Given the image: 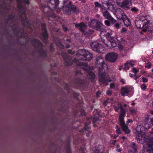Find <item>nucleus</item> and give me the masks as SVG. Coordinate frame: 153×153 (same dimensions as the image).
<instances>
[{
	"label": "nucleus",
	"instance_id": "f257e3e1",
	"mask_svg": "<svg viewBox=\"0 0 153 153\" xmlns=\"http://www.w3.org/2000/svg\"><path fill=\"white\" fill-rule=\"evenodd\" d=\"M64 60V64L65 66H69L73 63H76L77 66H87V64L84 61L91 60L92 58V55L88 51L85 49L78 50L76 53L75 58L72 59L71 56L68 55L66 53H62Z\"/></svg>",
	"mask_w": 153,
	"mask_h": 153
},
{
	"label": "nucleus",
	"instance_id": "f03ea898",
	"mask_svg": "<svg viewBox=\"0 0 153 153\" xmlns=\"http://www.w3.org/2000/svg\"><path fill=\"white\" fill-rule=\"evenodd\" d=\"M96 60L95 66L98 70L99 81L107 85L108 82H112L109 76L107 74L105 71L107 69L108 66L105 63L103 58L101 56H97Z\"/></svg>",
	"mask_w": 153,
	"mask_h": 153
},
{
	"label": "nucleus",
	"instance_id": "7ed1b4c3",
	"mask_svg": "<svg viewBox=\"0 0 153 153\" xmlns=\"http://www.w3.org/2000/svg\"><path fill=\"white\" fill-rule=\"evenodd\" d=\"M48 8H43V12L44 15L48 16H52L55 17L56 15L52 13V11L57 8L59 3V0H50L47 3Z\"/></svg>",
	"mask_w": 153,
	"mask_h": 153
},
{
	"label": "nucleus",
	"instance_id": "20e7f679",
	"mask_svg": "<svg viewBox=\"0 0 153 153\" xmlns=\"http://www.w3.org/2000/svg\"><path fill=\"white\" fill-rule=\"evenodd\" d=\"M31 44L33 45L34 48L37 47L39 49H37L39 56L43 59H45L47 57L46 51L43 48V45L38 39L35 38L30 41Z\"/></svg>",
	"mask_w": 153,
	"mask_h": 153
},
{
	"label": "nucleus",
	"instance_id": "39448f33",
	"mask_svg": "<svg viewBox=\"0 0 153 153\" xmlns=\"http://www.w3.org/2000/svg\"><path fill=\"white\" fill-rule=\"evenodd\" d=\"M17 7L20 10L19 17L21 19L23 25L24 27L26 26L27 27H31V24L28 19L26 16V13L24 10V7L22 3H17Z\"/></svg>",
	"mask_w": 153,
	"mask_h": 153
},
{
	"label": "nucleus",
	"instance_id": "423d86ee",
	"mask_svg": "<svg viewBox=\"0 0 153 153\" xmlns=\"http://www.w3.org/2000/svg\"><path fill=\"white\" fill-rule=\"evenodd\" d=\"M82 75L81 71L76 70L75 71V79L73 82V86L76 87L82 84L83 80L81 78Z\"/></svg>",
	"mask_w": 153,
	"mask_h": 153
},
{
	"label": "nucleus",
	"instance_id": "0eeeda50",
	"mask_svg": "<svg viewBox=\"0 0 153 153\" xmlns=\"http://www.w3.org/2000/svg\"><path fill=\"white\" fill-rule=\"evenodd\" d=\"M91 46L93 50L98 53H103L105 52V48L98 42H92L91 43Z\"/></svg>",
	"mask_w": 153,
	"mask_h": 153
},
{
	"label": "nucleus",
	"instance_id": "6e6552de",
	"mask_svg": "<svg viewBox=\"0 0 153 153\" xmlns=\"http://www.w3.org/2000/svg\"><path fill=\"white\" fill-rule=\"evenodd\" d=\"M117 10L120 12V14L121 16L119 17L122 19L124 25L127 27L130 26L131 24L130 20L127 17L126 15L124 14L122 10L120 9L117 10L116 14L117 15L118 13V12H117Z\"/></svg>",
	"mask_w": 153,
	"mask_h": 153
},
{
	"label": "nucleus",
	"instance_id": "1a4fd4ad",
	"mask_svg": "<svg viewBox=\"0 0 153 153\" xmlns=\"http://www.w3.org/2000/svg\"><path fill=\"white\" fill-rule=\"evenodd\" d=\"M119 124L122 131L126 134H129L131 130L128 127V125L125 123L124 118L119 119Z\"/></svg>",
	"mask_w": 153,
	"mask_h": 153
},
{
	"label": "nucleus",
	"instance_id": "9d476101",
	"mask_svg": "<svg viewBox=\"0 0 153 153\" xmlns=\"http://www.w3.org/2000/svg\"><path fill=\"white\" fill-rule=\"evenodd\" d=\"M90 123V122H89L88 123H86L85 124L84 128L79 131V133L82 134H84L85 133L86 134L87 137H89L90 134L92 133L91 131L89 130L91 128V127L89 126Z\"/></svg>",
	"mask_w": 153,
	"mask_h": 153
},
{
	"label": "nucleus",
	"instance_id": "9b49d317",
	"mask_svg": "<svg viewBox=\"0 0 153 153\" xmlns=\"http://www.w3.org/2000/svg\"><path fill=\"white\" fill-rule=\"evenodd\" d=\"M42 29L43 31H44V32L41 34L43 37L42 41L43 42L47 43L48 42V34L45 23H42Z\"/></svg>",
	"mask_w": 153,
	"mask_h": 153
},
{
	"label": "nucleus",
	"instance_id": "f8f14e48",
	"mask_svg": "<svg viewBox=\"0 0 153 153\" xmlns=\"http://www.w3.org/2000/svg\"><path fill=\"white\" fill-rule=\"evenodd\" d=\"M118 57L117 54L114 53H110L106 55L105 59L109 62H114L116 61Z\"/></svg>",
	"mask_w": 153,
	"mask_h": 153
},
{
	"label": "nucleus",
	"instance_id": "ddd939ff",
	"mask_svg": "<svg viewBox=\"0 0 153 153\" xmlns=\"http://www.w3.org/2000/svg\"><path fill=\"white\" fill-rule=\"evenodd\" d=\"M150 128V126L149 124H146V126L145 125V126H143L141 125L138 126H137L136 130L137 132V134L139 135L142 134L143 133H144V131H146Z\"/></svg>",
	"mask_w": 153,
	"mask_h": 153
},
{
	"label": "nucleus",
	"instance_id": "4468645a",
	"mask_svg": "<svg viewBox=\"0 0 153 153\" xmlns=\"http://www.w3.org/2000/svg\"><path fill=\"white\" fill-rule=\"evenodd\" d=\"M132 5L131 0H123L121 3V7L125 9H128Z\"/></svg>",
	"mask_w": 153,
	"mask_h": 153
},
{
	"label": "nucleus",
	"instance_id": "2eb2a0df",
	"mask_svg": "<svg viewBox=\"0 0 153 153\" xmlns=\"http://www.w3.org/2000/svg\"><path fill=\"white\" fill-rule=\"evenodd\" d=\"M67 0H65L64 1V6H63V7L64 6H65V7L68 8L69 10H73L74 11H76V10L78 9L77 7L74 6V5L71 4L72 1H70L68 4H65V3L67 2Z\"/></svg>",
	"mask_w": 153,
	"mask_h": 153
},
{
	"label": "nucleus",
	"instance_id": "dca6fc26",
	"mask_svg": "<svg viewBox=\"0 0 153 153\" xmlns=\"http://www.w3.org/2000/svg\"><path fill=\"white\" fill-rule=\"evenodd\" d=\"M117 107L119 108V109H120V113L119 117V119L122 118H124L126 116V111L123 107V105L121 103L119 102L117 103Z\"/></svg>",
	"mask_w": 153,
	"mask_h": 153
},
{
	"label": "nucleus",
	"instance_id": "f3484780",
	"mask_svg": "<svg viewBox=\"0 0 153 153\" xmlns=\"http://www.w3.org/2000/svg\"><path fill=\"white\" fill-rule=\"evenodd\" d=\"M83 69L85 71L88 72V76L92 82H94L95 79V74L93 71L88 70L87 68L84 67Z\"/></svg>",
	"mask_w": 153,
	"mask_h": 153
},
{
	"label": "nucleus",
	"instance_id": "a211bd4d",
	"mask_svg": "<svg viewBox=\"0 0 153 153\" xmlns=\"http://www.w3.org/2000/svg\"><path fill=\"white\" fill-rule=\"evenodd\" d=\"M147 149L144 153H153V141L149 140L147 142Z\"/></svg>",
	"mask_w": 153,
	"mask_h": 153
},
{
	"label": "nucleus",
	"instance_id": "6ab92c4d",
	"mask_svg": "<svg viewBox=\"0 0 153 153\" xmlns=\"http://www.w3.org/2000/svg\"><path fill=\"white\" fill-rule=\"evenodd\" d=\"M130 147L132 149L128 150L129 153H137V146L135 142H133L130 145Z\"/></svg>",
	"mask_w": 153,
	"mask_h": 153
},
{
	"label": "nucleus",
	"instance_id": "aec40b11",
	"mask_svg": "<svg viewBox=\"0 0 153 153\" xmlns=\"http://www.w3.org/2000/svg\"><path fill=\"white\" fill-rule=\"evenodd\" d=\"M112 34L111 32L109 30H106L105 28L100 31V35L105 36L106 38L111 36Z\"/></svg>",
	"mask_w": 153,
	"mask_h": 153
},
{
	"label": "nucleus",
	"instance_id": "412c9836",
	"mask_svg": "<svg viewBox=\"0 0 153 153\" xmlns=\"http://www.w3.org/2000/svg\"><path fill=\"white\" fill-rule=\"evenodd\" d=\"M105 27L99 21L97 20L96 23V26L94 29H96L97 31H100L103 29L105 28Z\"/></svg>",
	"mask_w": 153,
	"mask_h": 153
},
{
	"label": "nucleus",
	"instance_id": "4be33fe9",
	"mask_svg": "<svg viewBox=\"0 0 153 153\" xmlns=\"http://www.w3.org/2000/svg\"><path fill=\"white\" fill-rule=\"evenodd\" d=\"M93 32V30H86L82 32V34L88 38H91L92 37V33Z\"/></svg>",
	"mask_w": 153,
	"mask_h": 153
},
{
	"label": "nucleus",
	"instance_id": "5701e85b",
	"mask_svg": "<svg viewBox=\"0 0 153 153\" xmlns=\"http://www.w3.org/2000/svg\"><path fill=\"white\" fill-rule=\"evenodd\" d=\"M75 26L76 28L79 27L80 30L82 33L85 30V29L86 27V25L83 23L76 24Z\"/></svg>",
	"mask_w": 153,
	"mask_h": 153
},
{
	"label": "nucleus",
	"instance_id": "b1692460",
	"mask_svg": "<svg viewBox=\"0 0 153 153\" xmlns=\"http://www.w3.org/2000/svg\"><path fill=\"white\" fill-rule=\"evenodd\" d=\"M129 91L127 86L123 87L121 89V94L123 96L127 95Z\"/></svg>",
	"mask_w": 153,
	"mask_h": 153
},
{
	"label": "nucleus",
	"instance_id": "393cba45",
	"mask_svg": "<svg viewBox=\"0 0 153 153\" xmlns=\"http://www.w3.org/2000/svg\"><path fill=\"white\" fill-rule=\"evenodd\" d=\"M97 20L95 19H92L88 23V26L91 28L94 29L96 26V23Z\"/></svg>",
	"mask_w": 153,
	"mask_h": 153
},
{
	"label": "nucleus",
	"instance_id": "a878e982",
	"mask_svg": "<svg viewBox=\"0 0 153 153\" xmlns=\"http://www.w3.org/2000/svg\"><path fill=\"white\" fill-rule=\"evenodd\" d=\"M143 25V20L140 19L136 21L135 22V25L137 28H143L142 27Z\"/></svg>",
	"mask_w": 153,
	"mask_h": 153
},
{
	"label": "nucleus",
	"instance_id": "bb28decb",
	"mask_svg": "<svg viewBox=\"0 0 153 153\" xmlns=\"http://www.w3.org/2000/svg\"><path fill=\"white\" fill-rule=\"evenodd\" d=\"M149 23V20L145 19L143 20V25H142V27H143L145 28H148V24Z\"/></svg>",
	"mask_w": 153,
	"mask_h": 153
},
{
	"label": "nucleus",
	"instance_id": "cd10ccee",
	"mask_svg": "<svg viewBox=\"0 0 153 153\" xmlns=\"http://www.w3.org/2000/svg\"><path fill=\"white\" fill-rule=\"evenodd\" d=\"M103 15L105 17L108 19L111 17L110 14L107 10L103 12Z\"/></svg>",
	"mask_w": 153,
	"mask_h": 153
},
{
	"label": "nucleus",
	"instance_id": "c85d7f7f",
	"mask_svg": "<svg viewBox=\"0 0 153 153\" xmlns=\"http://www.w3.org/2000/svg\"><path fill=\"white\" fill-rule=\"evenodd\" d=\"M65 149L66 151V153H71L70 146L69 142L68 143L66 146Z\"/></svg>",
	"mask_w": 153,
	"mask_h": 153
},
{
	"label": "nucleus",
	"instance_id": "c756f323",
	"mask_svg": "<svg viewBox=\"0 0 153 153\" xmlns=\"http://www.w3.org/2000/svg\"><path fill=\"white\" fill-rule=\"evenodd\" d=\"M65 89L66 90L68 93H70V90L69 87V85L67 83H65Z\"/></svg>",
	"mask_w": 153,
	"mask_h": 153
},
{
	"label": "nucleus",
	"instance_id": "7c9ffc66",
	"mask_svg": "<svg viewBox=\"0 0 153 153\" xmlns=\"http://www.w3.org/2000/svg\"><path fill=\"white\" fill-rule=\"evenodd\" d=\"M81 114L79 115V117H82L83 116H85L86 115V113L85 112V111L83 109H81L80 110Z\"/></svg>",
	"mask_w": 153,
	"mask_h": 153
},
{
	"label": "nucleus",
	"instance_id": "2f4dec72",
	"mask_svg": "<svg viewBox=\"0 0 153 153\" xmlns=\"http://www.w3.org/2000/svg\"><path fill=\"white\" fill-rule=\"evenodd\" d=\"M95 7H97L100 8L101 9H102L103 7L102 6L101 4L99 3L98 2L96 1L94 3Z\"/></svg>",
	"mask_w": 153,
	"mask_h": 153
},
{
	"label": "nucleus",
	"instance_id": "473e14b6",
	"mask_svg": "<svg viewBox=\"0 0 153 153\" xmlns=\"http://www.w3.org/2000/svg\"><path fill=\"white\" fill-rule=\"evenodd\" d=\"M110 87L111 89L115 90L116 88V83L114 82L111 83L110 84Z\"/></svg>",
	"mask_w": 153,
	"mask_h": 153
},
{
	"label": "nucleus",
	"instance_id": "72a5a7b5",
	"mask_svg": "<svg viewBox=\"0 0 153 153\" xmlns=\"http://www.w3.org/2000/svg\"><path fill=\"white\" fill-rule=\"evenodd\" d=\"M108 20L110 21L111 22V23L112 25L117 22L112 17H111Z\"/></svg>",
	"mask_w": 153,
	"mask_h": 153
},
{
	"label": "nucleus",
	"instance_id": "f704fd0d",
	"mask_svg": "<svg viewBox=\"0 0 153 153\" xmlns=\"http://www.w3.org/2000/svg\"><path fill=\"white\" fill-rule=\"evenodd\" d=\"M109 45H110V47H115L116 46L117 44L115 40L114 41L110 42V43H109Z\"/></svg>",
	"mask_w": 153,
	"mask_h": 153
},
{
	"label": "nucleus",
	"instance_id": "c9c22d12",
	"mask_svg": "<svg viewBox=\"0 0 153 153\" xmlns=\"http://www.w3.org/2000/svg\"><path fill=\"white\" fill-rule=\"evenodd\" d=\"M98 119L99 118H98L94 117L92 120V122L94 124V127H96L97 126V125L95 124V123L98 120Z\"/></svg>",
	"mask_w": 153,
	"mask_h": 153
},
{
	"label": "nucleus",
	"instance_id": "e433bc0d",
	"mask_svg": "<svg viewBox=\"0 0 153 153\" xmlns=\"http://www.w3.org/2000/svg\"><path fill=\"white\" fill-rule=\"evenodd\" d=\"M55 50V48H54L53 46L52 43L50 44L49 51L50 52H54Z\"/></svg>",
	"mask_w": 153,
	"mask_h": 153
},
{
	"label": "nucleus",
	"instance_id": "4c0bfd02",
	"mask_svg": "<svg viewBox=\"0 0 153 153\" xmlns=\"http://www.w3.org/2000/svg\"><path fill=\"white\" fill-rule=\"evenodd\" d=\"M56 44L59 47V48L61 49H63L64 48V46L62 43L60 41L57 43Z\"/></svg>",
	"mask_w": 153,
	"mask_h": 153
},
{
	"label": "nucleus",
	"instance_id": "58836bf2",
	"mask_svg": "<svg viewBox=\"0 0 153 153\" xmlns=\"http://www.w3.org/2000/svg\"><path fill=\"white\" fill-rule=\"evenodd\" d=\"M152 66V63L151 62H149L147 63V64L145 65V67L148 68L149 69L150 68L151 66Z\"/></svg>",
	"mask_w": 153,
	"mask_h": 153
},
{
	"label": "nucleus",
	"instance_id": "ea45409f",
	"mask_svg": "<svg viewBox=\"0 0 153 153\" xmlns=\"http://www.w3.org/2000/svg\"><path fill=\"white\" fill-rule=\"evenodd\" d=\"M106 39H107V40L109 41V43H110V42H112L115 40L114 39V37H111V36H109V37L107 38Z\"/></svg>",
	"mask_w": 153,
	"mask_h": 153
},
{
	"label": "nucleus",
	"instance_id": "a19ab883",
	"mask_svg": "<svg viewBox=\"0 0 153 153\" xmlns=\"http://www.w3.org/2000/svg\"><path fill=\"white\" fill-rule=\"evenodd\" d=\"M140 87L141 89L143 90H145L147 88V85L145 84H143L141 85Z\"/></svg>",
	"mask_w": 153,
	"mask_h": 153
},
{
	"label": "nucleus",
	"instance_id": "79ce46f5",
	"mask_svg": "<svg viewBox=\"0 0 153 153\" xmlns=\"http://www.w3.org/2000/svg\"><path fill=\"white\" fill-rule=\"evenodd\" d=\"M113 26L114 27H115L117 29H118L120 28L119 23L117 22L114 24Z\"/></svg>",
	"mask_w": 153,
	"mask_h": 153
},
{
	"label": "nucleus",
	"instance_id": "37998d69",
	"mask_svg": "<svg viewBox=\"0 0 153 153\" xmlns=\"http://www.w3.org/2000/svg\"><path fill=\"white\" fill-rule=\"evenodd\" d=\"M138 9L136 7H133L131 9V11L132 12H137L138 11Z\"/></svg>",
	"mask_w": 153,
	"mask_h": 153
},
{
	"label": "nucleus",
	"instance_id": "c03bdc74",
	"mask_svg": "<svg viewBox=\"0 0 153 153\" xmlns=\"http://www.w3.org/2000/svg\"><path fill=\"white\" fill-rule=\"evenodd\" d=\"M142 82L143 83H146L148 82V79L145 77H142Z\"/></svg>",
	"mask_w": 153,
	"mask_h": 153
},
{
	"label": "nucleus",
	"instance_id": "a18cd8bd",
	"mask_svg": "<svg viewBox=\"0 0 153 153\" xmlns=\"http://www.w3.org/2000/svg\"><path fill=\"white\" fill-rule=\"evenodd\" d=\"M14 16L11 14L9 15L7 18V19L9 20H12L14 18Z\"/></svg>",
	"mask_w": 153,
	"mask_h": 153
},
{
	"label": "nucleus",
	"instance_id": "49530a36",
	"mask_svg": "<svg viewBox=\"0 0 153 153\" xmlns=\"http://www.w3.org/2000/svg\"><path fill=\"white\" fill-rule=\"evenodd\" d=\"M118 48L120 52H122L123 51V47L122 45L121 44H119L118 45Z\"/></svg>",
	"mask_w": 153,
	"mask_h": 153
},
{
	"label": "nucleus",
	"instance_id": "de8ad7c7",
	"mask_svg": "<svg viewBox=\"0 0 153 153\" xmlns=\"http://www.w3.org/2000/svg\"><path fill=\"white\" fill-rule=\"evenodd\" d=\"M109 20H106L105 21V24L107 26H109L110 25L111 23Z\"/></svg>",
	"mask_w": 153,
	"mask_h": 153
},
{
	"label": "nucleus",
	"instance_id": "09e8293b",
	"mask_svg": "<svg viewBox=\"0 0 153 153\" xmlns=\"http://www.w3.org/2000/svg\"><path fill=\"white\" fill-rule=\"evenodd\" d=\"M101 94V92L99 90L96 93V96L97 97L99 98L100 95Z\"/></svg>",
	"mask_w": 153,
	"mask_h": 153
},
{
	"label": "nucleus",
	"instance_id": "8fccbe9b",
	"mask_svg": "<svg viewBox=\"0 0 153 153\" xmlns=\"http://www.w3.org/2000/svg\"><path fill=\"white\" fill-rule=\"evenodd\" d=\"M128 62L127 61L125 65V70H128L129 68V67L128 65Z\"/></svg>",
	"mask_w": 153,
	"mask_h": 153
},
{
	"label": "nucleus",
	"instance_id": "3c124183",
	"mask_svg": "<svg viewBox=\"0 0 153 153\" xmlns=\"http://www.w3.org/2000/svg\"><path fill=\"white\" fill-rule=\"evenodd\" d=\"M123 0H116V3L119 6L121 7V3Z\"/></svg>",
	"mask_w": 153,
	"mask_h": 153
},
{
	"label": "nucleus",
	"instance_id": "603ef678",
	"mask_svg": "<svg viewBox=\"0 0 153 153\" xmlns=\"http://www.w3.org/2000/svg\"><path fill=\"white\" fill-rule=\"evenodd\" d=\"M73 96L74 98H75L76 99L78 98V94H77L75 92H74L73 94Z\"/></svg>",
	"mask_w": 153,
	"mask_h": 153
},
{
	"label": "nucleus",
	"instance_id": "864d4df0",
	"mask_svg": "<svg viewBox=\"0 0 153 153\" xmlns=\"http://www.w3.org/2000/svg\"><path fill=\"white\" fill-rule=\"evenodd\" d=\"M68 54H74L75 53V51H72V50L71 49L68 50Z\"/></svg>",
	"mask_w": 153,
	"mask_h": 153
},
{
	"label": "nucleus",
	"instance_id": "5fc2aeb1",
	"mask_svg": "<svg viewBox=\"0 0 153 153\" xmlns=\"http://www.w3.org/2000/svg\"><path fill=\"white\" fill-rule=\"evenodd\" d=\"M116 132L118 134H120L122 133V131H121L120 128H118L116 131Z\"/></svg>",
	"mask_w": 153,
	"mask_h": 153
},
{
	"label": "nucleus",
	"instance_id": "6e6d98bb",
	"mask_svg": "<svg viewBox=\"0 0 153 153\" xmlns=\"http://www.w3.org/2000/svg\"><path fill=\"white\" fill-rule=\"evenodd\" d=\"M106 5L108 7V9H109V7L110 6H112V4L109 2H107L106 3Z\"/></svg>",
	"mask_w": 153,
	"mask_h": 153
},
{
	"label": "nucleus",
	"instance_id": "4d7b16f0",
	"mask_svg": "<svg viewBox=\"0 0 153 153\" xmlns=\"http://www.w3.org/2000/svg\"><path fill=\"white\" fill-rule=\"evenodd\" d=\"M140 77V75H137V74H135L134 75L133 78L135 80H137Z\"/></svg>",
	"mask_w": 153,
	"mask_h": 153
},
{
	"label": "nucleus",
	"instance_id": "13d9d810",
	"mask_svg": "<svg viewBox=\"0 0 153 153\" xmlns=\"http://www.w3.org/2000/svg\"><path fill=\"white\" fill-rule=\"evenodd\" d=\"M113 108L116 112H118L119 109V108L116 105H114Z\"/></svg>",
	"mask_w": 153,
	"mask_h": 153
},
{
	"label": "nucleus",
	"instance_id": "bf43d9fd",
	"mask_svg": "<svg viewBox=\"0 0 153 153\" xmlns=\"http://www.w3.org/2000/svg\"><path fill=\"white\" fill-rule=\"evenodd\" d=\"M112 94V91L110 90H108L107 91L106 94L108 96L111 95Z\"/></svg>",
	"mask_w": 153,
	"mask_h": 153
},
{
	"label": "nucleus",
	"instance_id": "052dcab7",
	"mask_svg": "<svg viewBox=\"0 0 153 153\" xmlns=\"http://www.w3.org/2000/svg\"><path fill=\"white\" fill-rule=\"evenodd\" d=\"M149 120V117H146L145 118V124L144 125H145V126H146V124L148 123V121Z\"/></svg>",
	"mask_w": 153,
	"mask_h": 153
},
{
	"label": "nucleus",
	"instance_id": "680f3d73",
	"mask_svg": "<svg viewBox=\"0 0 153 153\" xmlns=\"http://www.w3.org/2000/svg\"><path fill=\"white\" fill-rule=\"evenodd\" d=\"M62 29L63 30V31L65 32H66L68 30V29L66 27L64 26L63 25L62 26Z\"/></svg>",
	"mask_w": 153,
	"mask_h": 153
},
{
	"label": "nucleus",
	"instance_id": "e2e57ef3",
	"mask_svg": "<svg viewBox=\"0 0 153 153\" xmlns=\"http://www.w3.org/2000/svg\"><path fill=\"white\" fill-rule=\"evenodd\" d=\"M23 3H25L28 5L30 3V2L29 0H23Z\"/></svg>",
	"mask_w": 153,
	"mask_h": 153
},
{
	"label": "nucleus",
	"instance_id": "0e129e2a",
	"mask_svg": "<svg viewBox=\"0 0 153 153\" xmlns=\"http://www.w3.org/2000/svg\"><path fill=\"white\" fill-rule=\"evenodd\" d=\"M133 121L131 119H128L126 121V124L127 125H128V124L130 123H132Z\"/></svg>",
	"mask_w": 153,
	"mask_h": 153
},
{
	"label": "nucleus",
	"instance_id": "69168bd1",
	"mask_svg": "<svg viewBox=\"0 0 153 153\" xmlns=\"http://www.w3.org/2000/svg\"><path fill=\"white\" fill-rule=\"evenodd\" d=\"M79 150L80 151H82V153H85L84 148L83 147H80Z\"/></svg>",
	"mask_w": 153,
	"mask_h": 153
},
{
	"label": "nucleus",
	"instance_id": "338daca9",
	"mask_svg": "<svg viewBox=\"0 0 153 153\" xmlns=\"http://www.w3.org/2000/svg\"><path fill=\"white\" fill-rule=\"evenodd\" d=\"M132 71L135 74L137 73L138 71L135 68H132Z\"/></svg>",
	"mask_w": 153,
	"mask_h": 153
},
{
	"label": "nucleus",
	"instance_id": "774afa93",
	"mask_svg": "<svg viewBox=\"0 0 153 153\" xmlns=\"http://www.w3.org/2000/svg\"><path fill=\"white\" fill-rule=\"evenodd\" d=\"M109 100V99H108L107 100H105L103 102V105L105 106L107 105L108 102V100Z\"/></svg>",
	"mask_w": 153,
	"mask_h": 153
}]
</instances>
